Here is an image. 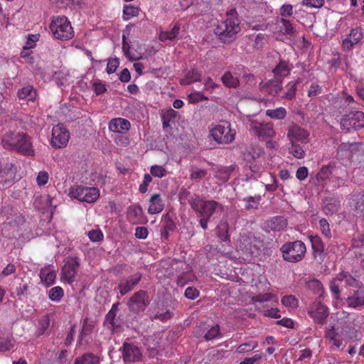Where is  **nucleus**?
Here are the masks:
<instances>
[{
	"mask_svg": "<svg viewBox=\"0 0 364 364\" xmlns=\"http://www.w3.org/2000/svg\"><path fill=\"white\" fill-rule=\"evenodd\" d=\"M1 144L5 149L16 151L26 156L35 154L31 137L21 132H6L2 136Z\"/></svg>",
	"mask_w": 364,
	"mask_h": 364,
	"instance_id": "f257e3e1",
	"label": "nucleus"
},
{
	"mask_svg": "<svg viewBox=\"0 0 364 364\" xmlns=\"http://www.w3.org/2000/svg\"><path fill=\"white\" fill-rule=\"evenodd\" d=\"M188 202L191 208L198 213V217H204L211 219L212 217L217 212L218 209H222L221 204L215 200H204L200 196L195 195V197H191L188 200Z\"/></svg>",
	"mask_w": 364,
	"mask_h": 364,
	"instance_id": "f03ea898",
	"label": "nucleus"
},
{
	"mask_svg": "<svg viewBox=\"0 0 364 364\" xmlns=\"http://www.w3.org/2000/svg\"><path fill=\"white\" fill-rule=\"evenodd\" d=\"M239 24L237 18L228 17L225 20L218 23L214 32L223 43H230L235 40L236 36L240 30Z\"/></svg>",
	"mask_w": 364,
	"mask_h": 364,
	"instance_id": "7ed1b4c3",
	"label": "nucleus"
},
{
	"mask_svg": "<svg viewBox=\"0 0 364 364\" xmlns=\"http://www.w3.org/2000/svg\"><path fill=\"white\" fill-rule=\"evenodd\" d=\"M262 246V241L251 233L240 235L237 241V248L247 257H258Z\"/></svg>",
	"mask_w": 364,
	"mask_h": 364,
	"instance_id": "20e7f679",
	"label": "nucleus"
},
{
	"mask_svg": "<svg viewBox=\"0 0 364 364\" xmlns=\"http://www.w3.org/2000/svg\"><path fill=\"white\" fill-rule=\"evenodd\" d=\"M50 28L56 39L68 41L74 36L73 28L65 16H55L50 24Z\"/></svg>",
	"mask_w": 364,
	"mask_h": 364,
	"instance_id": "39448f33",
	"label": "nucleus"
},
{
	"mask_svg": "<svg viewBox=\"0 0 364 364\" xmlns=\"http://www.w3.org/2000/svg\"><path fill=\"white\" fill-rule=\"evenodd\" d=\"M283 259L289 262H297L301 261L306 253V247L301 240L288 242L280 247Z\"/></svg>",
	"mask_w": 364,
	"mask_h": 364,
	"instance_id": "423d86ee",
	"label": "nucleus"
},
{
	"mask_svg": "<svg viewBox=\"0 0 364 364\" xmlns=\"http://www.w3.org/2000/svg\"><path fill=\"white\" fill-rule=\"evenodd\" d=\"M5 221L2 225V233L6 237H15L19 231L20 225L24 222L21 214L14 210L4 213Z\"/></svg>",
	"mask_w": 364,
	"mask_h": 364,
	"instance_id": "0eeeda50",
	"label": "nucleus"
},
{
	"mask_svg": "<svg viewBox=\"0 0 364 364\" xmlns=\"http://www.w3.org/2000/svg\"><path fill=\"white\" fill-rule=\"evenodd\" d=\"M341 127L350 132L352 129L355 130L360 129L364 127V112L361 111H351L344 114L341 119Z\"/></svg>",
	"mask_w": 364,
	"mask_h": 364,
	"instance_id": "6e6552de",
	"label": "nucleus"
},
{
	"mask_svg": "<svg viewBox=\"0 0 364 364\" xmlns=\"http://www.w3.org/2000/svg\"><path fill=\"white\" fill-rule=\"evenodd\" d=\"M70 139V132L63 124H58L52 129L50 144L55 149L65 148Z\"/></svg>",
	"mask_w": 364,
	"mask_h": 364,
	"instance_id": "1a4fd4ad",
	"label": "nucleus"
},
{
	"mask_svg": "<svg viewBox=\"0 0 364 364\" xmlns=\"http://www.w3.org/2000/svg\"><path fill=\"white\" fill-rule=\"evenodd\" d=\"M250 131L259 139L272 138L274 136L275 132L272 123H261L257 121H252L250 125Z\"/></svg>",
	"mask_w": 364,
	"mask_h": 364,
	"instance_id": "9d476101",
	"label": "nucleus"
},
{
	"mask_svg": "<svg viewBox=\"0 0 364 364\" xmlns=\"http://www.w3.org/2000/svg\"><path fill=\"white\" fill-rule=\"evenodd\" d=\"M149 301L146 296V292L140 290L136 292L130 299L128 302L130 310L134 313L143 311L148 306Z\"/></svg>",
	"mask_w": 364,
	"mask_h": 364,
	"instance_id": "9b49d317",
	"label": "nucleus"
},
{
	"mask_svg": "<svg viewBox=\"0 0 364 364\" xmlns=\"http://www.w3.org/2000/svg\"><path fill=\"white\" fill-rule=\"evenodd\" d=\"M210 135L218 144H227L235 139V134H232L230 129L224 126L217 125L211 131Z\"/></svg>",
	"mask_w": 364,
	"mask_h": 364,
	"instance_id": "f8f14e48",
	"label": "nucleus"
},
{
	"mask_svg": "<svg viewBox=\"0 0 364 364\" xmlns=\"http://www.w3.org/2000/svg\"><path fill=\"white\" fill-rule=\"evenodd\" d=\"M119 302L114 304L105 318L106 322L110 324L115 331L122 330L124 321L122 314L119 313Z\"/></svg>",
	"mask_w": 364,
	"mask_h": 364,
	"instance_id": "ddd939ff",
	"label": "nucleus"
},
{
	"mask_svg": "<svg viewBox=\"0 0 364 364\" xmlns=\"http://www.w3.org/2000/svg\"><path fill=\"white\" fill-rule=\"evenodd\" d=\"M309 314L316 323L323 324L328 316V308L320 301L315 302L310 306Z\"/></svg>",
	"mask_w": 364,
	"mask_h": 364,
	"instance_id": "4468645a",
	"label": "nucleus"
},
{
	"mask_svg": "<svg viewBox=\"0 0 364 364\" xmlns=\"http://www.w3.org/2000/svg\"><path fill=\"white\" fill-rule=\"evenodd\" d=\"M141 277L142 275L141 273L136 272L127 278L122 279L118 284V289H119L120 294L124 296L132 290L134 287L138 284Z\"/></svg>",
	"mask_w": 364,
	"mask_h": 364,
	"instance_id": "2eb2a0df",
	"label": "nucleus"
},
{
	"mask_svg": "<svg viewBox=\"0 0 364 364\" xmlns=\"http://www.w3.org/2000/svg\"><path fill=\"white\" fill-rule=\"evenodd\" d=\"M363 38V33L360 28H355L350 30V33L343 40L342 48L343 51H350L355 44H358Z\"/></svg>",
	"mask_w": 364,
	"mask_h": 364,
	"instance_id": "dca6fc26",
	"label": "nucleus"
},
{
	"mask_svg": "<svg viewBox=\"0 0 364 364\" xmlns=\"http://www.w3.org/2000/svg\"><path fill=\"white\" fill-rule=\"evenodd\" d=\"M78 267V262L76 259L70 258L68 259L63 267L62 268L61 277L62 279L66 281L69 284L74 281Z\"/></svg>",
	"mask_w": 364,
	"mask_h": 364,
	"instance_id": "f3484780",
	"label": "nucleus"
},
{
	"mask_svg": "<svg viewBox=\"0 0 364 364\" xmlns=\"http://www.w3.org/2000/svg\"><path fill=\"white\" fill-rule=\"evenodd\" d=\"M309 239L314 251V257L318 263L321 264L326 256L324 244L321 237L317 235H311L309 237Z\"/></svg>",
	"mask_w": 364,
	"mask_h": 364,
	"instance_id": "a211bd4d",
	"label": "nucleus"
},
{
	"mask_svg": "<svg viewBox=\"0 0 364 364\" xmlns=\"http://www.w3.org/2000/svg\"><path fill=\"white\" fill-rule=\"evenodd\" d=\"M309 134L304 129L296 124H294L289 127L287 136L291 142L307 143Z\"/></svg>",
	"mask_w": 364,
	"mask_h": 364,
	"instance_id": "6ab92c4d",
	"label": "nucleus"
},
{
	"mask_svg": "<svg viewBox=\"0 0 364 364\" xmlns=\"http://www.w3.org/2000/svg\"><path fill=\"white\" fill-rule=\"evenodd\" d=\"M122 355L125 362H137L141 357V353L139 348L128 343H124L123 345Z\"/></svg>",
	"mask_w": 364,
	"mask_h": 364,
	"instance_id": "aec40b11",
	"label": "nucleus"
},
{
	"mask_svg": "<svg viewBox=\"0 0 364 364\" xmlns=\"http://www.w3.org/2000/svg\"><path fill=\"white\" fill-rule=\"evenodd\" d=\"M69 196L80 201L91 203V188L89 187L82 186L72 187L70 190Z\"/></svg>",
	"mask_w": 364,
	"mask_h": 364,
	"instance_id": "412c9836",
	"label": "nucleus"
},
{
	"mask_svg": "<svg viewBox=\"0 0 364 364\" xmlns=\"http://www.w3.org/2000/svg\"><path fill=\"white\" fill-rule=\"evenodd\" d=\"M287 225V221L284 216H275L267 220L264 229L267 232L280 231Z\"/></svg>",
	"mask_w": 364,
	"mask_h": 364,
	"instance_id": "4be33fe9",
	"label": "nucleus"
},
{
	"mask_svg": "<svg viewBox=\"0 0 364 364\" xmlns=\"http://www.w3.org/2000/svg\"><path fill=\"white\" fill-rule=\"evenodd\" d=\"M16 167L11 163H6L4 166L0 162V178L5 183H11L16 176Z\"/></svg>",
	"mask_w": 364,
	"mask_h": 364,
	"instance_id": "5701e85b",
	"label": "nucleus"
},
{
	"mask_svg": "<svg viewBox=\"0 0 364 364\" xmlns=\"http://www.w3.org/2000/svg\"><path fill=\"white\" fill-rule=\"evenodd\" d=\"M282 80L281 77H274L267 82H261L259 86L261 89L267 88L271 95L276 96L282 90Z\"/></svg>",
	"mask_w": 364,
	"mask_h": 364,
	"instance_id": "b1692460",
	"label": "nucleus"
},
{
	"mask_svg": "<svg viewBox=\"0 0 364 364\" xmlns=\"http://www.w3.org/2000/svg\"><path fill=\"white\" fill-rule=\"evenodd\" d=\"M34 205L38 209L45 212H50L53 213V209L56 207V205H53V198L49 195H44L38 197L35 199Z\"/></svg>",
	"mask_w": 364,
	"mask_h": 364,
	"instance_id": "393cba45",
	"label": "nucleus"
},
{
	"mask_svg": "<svg viewBox=\"0 0 364 364\" xmlns=\"http://www.w3.org/2000/svg\"><path fill=\"white\" fill-rule=\"evenodd\" d=\"M130 127V122L120 117L112 119L109 123V129L113 132L123 133L129 130Z\"/></svg>",
	"mask_w": 364,
	"mask_h": 364,
	"instance_id": "a878e982",
	"label": "nucleus"
},
{
	"mask_svg": "<svg viewBox=\"0 0 364 364\" xmlns=\"http://www.w3.org/2000/svg\"><path fill=\"white\" fill-rule=\"evenodd\" d=\"M39 276L42 284L46 287H50L55 283L56 272L50 267H46L41 269Z\"/></svg>",
	"mask_w": 364,
	"mask_h": 364,
	"instance_id": "bb28decb",
	"label": "nucleus"
},
{
	"mask_svg": "<svg viewBox=\"0 0 364 364\" xmlns=\"http://www.w3.org/2000/svg\"><path fill=\"white\" fill-rule=\"evenodd\" d=\"M143 210L139 205H133L127 209V218L133 224L141 223L143 218Z\"/></svg>",
	"mask_w": 364,
	"mask_h": 364,
	"instance_id": "cd10ccee",
	"label": "nucleus"
},
{
	"mask_svg": "<svg viewBox=\"0 0 364 364\" xmlns=\"http://www.w3.org/2000/svg\"><path fill=\"white\" fill-rule=\"evenodd\" d=\"M348 305L350 307H358L364 305V287H359L353 294L347 299Z\"/></svg>",
	"mask_w": 364,
	"mask_h": 364,
	"instance_id": "c85d7f7f",
	"label": "nucleus"
},
{
	"mask_svg": "<svg viewBox=\"0 0 364 364\" xmlns=\"http://www.w3.org/2000/svg\"><path fill=\"white\" fill-rule=\"evenodd\" d=\"M149 207L148 213L149 214H156L160 213L164 208V203L161 200V196L159 193L153 195L149 200Z\"/></svg>",
	"mask_w": 364,
	"mask_h": 364,
	"instance_id": "c756f323",
	"label": "nucleus"
},
{
	"mask_svg": "<svg viewBox=\"0 0 364 364\" xmlns=\"http://www.w3.org/2000/svg\"><path fill=\"white\" fill-rule=\"evenodd\" d=\"M201 73L196 70H188L185 75V77L181 79L180 82L181 85H189L194 82L200 81Z\"/></svg>",
	"mask_w": 364,
	"mask_h": 364,
	"instance_id": "7c9ffc66",
	"label": "nucleus"
},
{
	"mask_svg": "<svg viewBox=\"0 0 364 364\" xmlns=\"http://www.w3.org/2000/svg\"><path fill=\"white\" fill-rule=\"evenodd\" d=\"M18 97L21 100L31 101L36 97V91L31 85L23 87L18 92Z\"/></svg>",
	"mask_w": 364,
	"mask_h": 364,
	"instance_id": "2f4dec72",
	"label": "nucleus"
},
{
	"mask_svg": "<svg viewBox=\"0 0 364 364\" xmlns=\"http://www.w3.org/2000/svg\"><path fill=\"white\" fill-rule=\"evenodd\" d=\"M49 299L53 302L58 303L64 296V291L61 287L56 286L50 289L48 292Z\"/></svg>",
	"mask_w": 364,
	"mask_h": 364,
	"instance_id": "473e14b6",
	"label": "nucleus"
},
{
	"mask_svg": "<svg viewBox=\"0 0 364 364\" xmlns=\"http://www.w3.org/2000/svg\"><path fill=\"white\" fill-rule=\"evenodd\" d=\"M290 68L288 62L285 60H280L278 65L274 68L273 73L274 77H281L282 79L287 76L289 73Z\"/></svg>",
	"mask_w": 364,
	"mask_h": 364,
	"instance_id": "72a5a7b5",
	"label": "nucleus"
},
{
	"mask_svg": "<svg viewBox=\"0 0 364 364\" xmlns=\"http://www.w3.org/2000/svg\"><path fill=\"white\" fill-rule=\"evenodd\" d=\"M221 80L223 83L228 87L235 88L240 84L239 80L234 77L229 71H227L224 73L221 77Z\"/></svg>",
	"mask_w": 364,
	"mask_h": 364,
	"instance_id": "f704fd0d",
	"label": "nucleus"
},
{
	"mask_svg": "<svg viewBox=\"0 0 364 364\" xmlns=\"http://www.w3.org/2000/svg\"><path fill=\"white\" fill-rule=\"evenodd\" d=\"M14 348L13 339L9 335L0 336V352L10 351Z\"/></svg>",
	"mask_w": 364,
	"mask_h": 364,
	"instance_id": "c9c22d12",
	"label": "nucleus"
},
{
	"mask_svg": "<svg viewBox=\"0 0 364 364\" xmlns=\"http://www.w3.org/2000/svg\"><path fill=\"white\" fill-rule=\"evenodd\" d=\"M261 199L260 196L244 198L242 200L245 202V208L246 210L258 209Z\"/></svg>",
	"mask_w": 364,
	"mask_h": 364,
	"instance_id": "e433bc0d",
	"label": "nucleus"
},
{
	"mask_svg": "<svg viewBox=\"0 0 364 364\" xmlns=\"http://www.w3.org/2000/svg\"><path fill=\"white\" fill-rule=\"evenodd\" d=\"M301 81L300 78H297L296 81L289 82L287 85V91L284 93L282 97H284L289 100H291L295 97L296 92L297 90L296 85Z\"/></svg>",
	"mask_w": 364,
	"mask_h": 364,
	"instance_id": "4c0bfd02",
	"label": "nucleus"
},
{
	"mask_svg": "<svg viewBox=\"0 0 364 364\" xmlns=\"http://www.w3.org/2000/svg\"><path fill=\"white\" fill-rule=\"evenodd\" d=\"M180 26L178 24H175L173 27L170 31H162L160 33V40L165 41L169 40L172 41L176 38L179 33Z\"/></svg>",
	"mask_w": 364,
	"mask_h": 364,
	"instance_id": "58836bf2",
	"label": "nucleus"
},
{
	"mask_svg": "<svg viewBox=\"0 0 364 364\" xmlns=\"http://www.w3.org/2000/svg\"><path fill=\"white\" fill-rule=\"evenodd\" d=\"M122 50L125 55V56L130 61H136L142 58L141 56L136 55L134 53H132L130 51V46L129 43L127 41V38L124 35L122 36Z\"/></svg>",
	"mask_w": 364,
	"mask_h": 364,
	"instance_id": "ea45409f",
	"label": "nucleus"
},
{
	"mask_svg": "<svg viewBox=\"0 0 364 364\" xmlns=\"http://www.w3.org/2000/svg\"><path fill=\"white\" fill-rule=\"evenodd\" d=\"M178 112L174 109L170 108L164 112L161 115V119L163 122V128L166 129L170 127V122L175 119L177 116Z\"/></svg>",
	"mask_w": 364,
	"mask_h": 364,
	"instance_id": "a19ab883",
	"label": "nucleus"
},
{
	"mask_svg": "<svg viewBox=\"0 0 364 364\" xmlns=\"http://www.w3.org/2000/svg\"><path fill=\"white\" fill-rule=\"evenodd\" d=\"M221 336L222 333H220V326L216 324L210 329L206 330L204 338L205 341H211L217 338H220Z\"/></svg>",
	"mask_w": 364,
	"mask_h": 364,
	"instance_id": "79ce46f5",
	"label": "nucleus"
},
{
	"mask_svg": "<svg viewBox=\"0 0 364 364\" xmlns=\"http://www.w3.org/2000/svg\"><path fill=\"white\" fill-rule=\"evenodd\" d=\"M139 14V8L132 4L124 5L123 9V16L125 20H129L132 17L136 16Z\"/></svg>",
	"mask_w": 364,
	"mask_h": 364,
	"instance_id": "37998d69",
	"label": "nucleus"
},
{
	"mask_svg": "<svg viewBox=\"0 0 364 364\" xmlns=\"http://www.w3.org/2000/svg\"><path fill=\"white\" fill-rule=\"evenodd\" d=\"M266 114L272 119H282L286 117L287 112L283 107H279L275 109H267Z\"/></svg>",
	"mask_w": 364,
	"mask_h": 364,
	"instance_id": "c03bdc74",
	"label": "nucleus"
},
{
	"mask_svg": "<svg viewBox=\"0 0 364 364\" xmlns=\"http://www.w3.org/2000/svg\"><path fill=\"white\" fill-rule=\"evenodd\" d=\"M355 211L364 220V193L356 199Z\"/></svg>",
	"mask_w": 364,
	"mask_h": 364,
	"instance_id": "a18cd8bd",
	"label": "nucleus"
},
{
	"mask_svg": "<svg viewBox=\"0 0 364 364\" xmlns=\"http://www.w3.org/2000/svg\"><path fill=\"white\" fill-rule=\"evenodd\" d=\"M335 166L330 164L327 166H323L321 171L317 174V178L319 180H325L332 173Z\"/></svg>",
	"mask_w": 364,
	"mask_h": 364,
	"instance_id": "49530a36",
	"label": "nucleus"
},
{
	"mask_svg": "<svg viewBox=\"0 0 364 364\" xmlns=\"http://www.w3.org/2000/svg\"><path fill=\"white\" fill-rule=\"evenodd\" d=\"M291 146L289 147L290 153H291L297 159H303L305 156L304 149L297 144V142H291Z\"/></svg>",
	"mask_w": 364,
	"mask_h": 364,
	"instance_id": "de8ad7c7",
	"label": "nucleus"
},
{
	"mask_svg": "<svg viewBox=\"0 0 364 364\" xmlns=\"http://www.w3.org/2000/svg\"><path fill=\"white\" fill-rule=\"evenodd\" d=\"M28 289V287L27 284L24 282L20 283L18 286L16 287L15 291L12 292V294H15L19 299H22L26 296Z\"/></svg>",
	"mask_w": 364,
	"mask_h": 364,
	"instance_id": "09e8293b",
	"label": "nucleus"
},
{
	"mask_svg": "<svg viewBox=\"0 0 364 364\" xmlns=\"http://www.w3.org/2000/svg\"><path fill=\"white\" fill-rule=\"evenodd\" d=\"M320 230L322 234L328 239L331 237V232L330 225L328 220L325 218H322L319 221Z\"/></svg>",
	"mask_w": 364,
	"mask_h": 364,
	"instance_id": "8fccbe9b",
	"label": "nucleus"
},
{
	"mask_svg": "<svg viewBox=\"0 0 364 364\" xmlns=\"http://www.w3.org/2000/svg\"><path fill=\"white\" fill-rule=\"evenodd\" d=\"M281 23H282L283 30L286 34L291 36H295L296 30L290 21L282 18L281 19Z\"/></svg>",
	"mask_w": 364,
	"mask_h": 364,
	"instance_id": "3c124183",
	"label": "nucleus"
},
{
	"mask_svg": "<svg viewBox=\"0 0 364 364\" xmlns=\"http://www.w3.org/2000/svg\"><path fill=\"white\" fill-rule=\"evenodd\" d=\"M218 235L223 242L230 241V236L228 231V224L221 225L218 230Z\"/></svg>",
	"mask_w": 364,
	"mask_h": 364,
	"instance_id": "603ef678",
	"label": "nucleus"
},
{
	"mask_svg": "<svg viewBox=\"0 0 364 364\" xmlns=\"http://www.w3.org/2000/svg\"><path fill=\"white\" fill-rule=\"evenodd\" d=\"M151 174L154 177L162 178L166 173V171L162 166L154 165L150 168Z\"/></svg>",
	"mask_w": 364,
	"mask_h": 364,
	"instance_id": "864d4df0",
	"label": "nucleus"
},
{
	"mask_svg": "<svg viewBox=\"0 0 364 364\" xmlns=\"http://www.w3.org/2000/svg\"><path fill=\"white\" fill-rule=\"evenodd\" d=\"M252 151H247L246 153H245V158L247 160L250 159H255L258 157H259L262 153V150L259 149V147L256 148H252Z\"/></svg>",
	"mask_w": 364,
	"mask_h": 364,
	"instance_id": "5fc2aeb1",
	"label": "nucleus"
},
{
	"mask_svg": "<svg viewBox=\"0 0 364 364\" xmlns=\"http://www.w3.org/2000/svg\"><path fill=\"white\" fill-rule=\"evenodd\" d=\"M49 179V174L46 171H41L37 177H36V182L38 186H43L46 185Z\"/></svg>",
	"mask_w": 364,
	"mask_h": 364,
	"instance_id": "6e6d98bb",
	"label": "nucleus"
},
{
	"mask_svg": "<svg viewBox=\"0 0 364 364\" xmlns=\"http://www.w3.org/2000/svg\"><path fill=\"white\" fill-rule=\"evenodd\" d=\"M189 101L191 103H197L200 101L206 100H208V97H205L202 92H196L190 94L188 95Z\"/></svg>",
	"mask_w": 364,
	"mask_h": 364,
	"instance_id": "4d7b16f0",
	"label": "nucleus"
},
{
	"mask_svg": "<svg viewBox=\"0 0 364 364\" xmlns=\"http://www.w3.org/2000/svg\"><path fill=\"white\" fill-rule=\"evenodd\" d=\"M207 174L205 169H192L190 178L191 180H199L204 178Z\"/></svg>",
	"mask_w": 364,
	"mask_h": 364,
	"instance_id": "13d9d810",
	"label": "nucleus"
},
{
	"mask_svg": "<svg viewBox=\"0 0 364 364\" xmlns=\"http://www.w3.org/2000/svg\"><path fill=\"white\" fill-rule=\"evenodd\" d=\"M257 346L256 343L252 344V343H245L240 345L237 348V352L239 353H243L254 350Z\"/></svg>",
	"mask_w": 364,
	"mask_h": 364,
	"instance_id": "bf43d9fd",
	"label": "nucleus"
},
{
	"mask_svg": "<svg viewBox=\"0 0 364 364\" xmlns=\"http://www.w3.org/2000/svg\"><path fill=\"white\" fill-rule=\"evenodd\" d=\"M119 65L118 58L110 59L107 65V72L108 74L114 73Z\"/></svg>",
	"mask_w": 364,
	"mask_h": 364,
	"instance_id": "052dcab7",
	"label": "nucleus"
},
{
	"mask_svg": "<svg viewBox=\"0 0 364 364\" xmlns=\"http://www.w3.org/2000/svg\"><path fill=\"white\" fill-rule=\"evenodd\" d=\"M199 296V291L195 287H188L185 291V296L191 300L196 299Z\"/></svg>",
	"mask_w": 364,
	"mask_h": 364,
	"instance_id": "680f3d73",
	"label": "nucleus"
},
{
	"mask_svg": "<svg viewBox=\"0 0 364 364\" xmlns=\"http://www.w3.org/2000/svg\"><path fill=\"white\" fill-rule=\"evenodd\" d=\"M164 228L168 231H173L176 228L175 223L171 220L169 214H166L164 216Z\"/></svg>",
	"mask_w": 364,
	"mask_h": 364,
	"instance_id": "e2e57ef3",
	"label": "nucleus"
},
{
	"mask_svg": "<svg viewBox=\"0 0 364 364\" xmlns=\"http://www.w3.org/2000/svg\"><path fill=\"white\" fill-rule=\"evenodd\" d=\"M152 178L149 174H145L143 183L139 186V191L141 193H145L147 191V187L151 182Z\"/></svg>",
	"mask_w": 364,
	"mask_h": 364,
	"instance_id": "0e129e2a",
	"label": "nucleus"
},
{
	"mask_svg": "<svg viewBox=\"0 0 364 364\" xmlns=\"http://www.w3.org/2000/svg\"><path fill=\"white\" fill-rule=\"evenodd\" d=\"M352 245L354 248L364 249V235H358L352 240Z\"/></svg>",
	"mask_w": 364,
	"mask_h": 364,
	"instance_id": "69168bd1",
	"label": "nucleus"
},
{
	"mask_svg": "<svg viewBox=\"0 0 364 364\" xmlns=\"http://www.w3.org/2000/svg\"><path fill=\"white\" fill-rule=\"evenodd\" d=\"M273 297V295L269 293L258 294L252 297V301L255 302H264L270 301Z\"/></svg>",
	"mask_w": 364,
	"mask_h": 364,
	"instance_id": "338daca9",
	"label": "nucleus"
},
{
	"mask_svg": "<svg viewBox=\"0 0 364 364\" xmlns=\"http://www.w3.org/2000/svg\"><path fill=\"white\" fill-rule=\"evenodd\" d=\"M282 303L286 306H294L296 304L297 300L294 296L288 295L282 299Z\"/></svg>",
	"mask_w": 364,
	"mask_h": 364,
	"instance_id": "774afa93",
	"label": "nucleus"
}]
</instances>
